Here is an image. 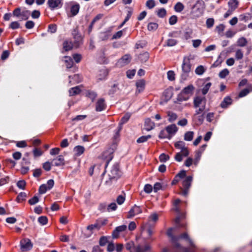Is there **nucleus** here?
<instances>
[{"instance_id": "6e6552de", "label": "nucleus", "mask_w": 252, "mask_h": 252, "mask_svg": "<svg viewBox=\"0 0 252 252\" xmlns=\"http://www.w3.org/2000/svg\"><path fill=\"white\" fill-rule=\"evenodd\" d=\"M106 105L105 100L103 98L99 99L95 104V110L97 112H101L105 109Z\"/></svg>"}, {"instance_id": "f257e3e1", "label": "nucleus", "mask_w": 252, "mask_h": 252, "mask_svg": "<svg viewBox=\"0 0 252 252\" xmlns=\"http://www.w3.org/2000/svg\"><path fill=\"white\" fill-rule=\"evenodd\" d=\"M175 228H169L167 231V235L171 238V241L174 244V248L172 252H194V251L190 249L182 247L178 243H177V238L172 234V231ZM163 252H168L167 250L164 249Z\"/></svg>"}, {"instance_id": "473e14b6", "label": "nucleus", "mask_w": 252, "mask_h": 252, "mask_svg": "<svg viewBox=\"0 0 252 252\" xmlns=\"http://www.w3.org/2000/svg\"><path fill=\"white\" fill-rule=\"evenodd\" d=\"M158 27V25L156 23L151 22L148 25L147 28L149 31H155Z\"/></svg>"}, {"instance_id": "39448f33", "label": "nucleus", "mask_w": 252, "mask_h": 252, "mask_svg": "<svg viewBox=\"0 0 252 252\" xmlns=\"http://www.w3.org/2000/svg\"><path fill=\"white\" fill-rule=\"evenodd\" d=\"M47 4L51 10L59 9L63 6V0H48Z\"/></svg>"}, {"instance_id": "423d86ee", "label": "nucleus", "mask_w": 252, "mask_h": 252, "mask_svg": "<svg viewBox=\"0 0 252 252\" xmlns=\"http://www.w3.org/2000/svg\"><path fill=\"white\" fill-rule=\"evenodd\" d=\"M20 245L23 251L30 250L32 247L31 241L28 239L22 240L20 242Z\"/></svg>"}, {"instance_id": "c756f323", "label": "nucleus", "mask_w": 252, "mask_h": 252, "mask_svg": "<svg viewBox=\"0 0 252 252\" xmlns=\"http://www.w3.org/2000/svg\"><path fill=\"white\" fill-rule=\"evenodd\" d=\"M172 135H169L167 132L166 129L161 130L159 134L158 137L160 139L167 138L170 139L171 138Z\"/></svg>"}, {"instance_id": "412c9836", "label": "nucleus", "mask_w": 252, "mask_h": 252, "mask_svg": "<svg viewBox=\"0 0 252 252\" xmlns=\"http://www.w3.org/2000/svg\"><path fill=\"white\" fill-rule=\"evenodd\" d=\"M80 9V5L75 2L73 4H72L70 7V12L72 16H74L76 15L79 10Z\"/></svg>"}, {"instance_id": "b1692460", "label": "nucleus", "mask_w": 252, "mask_h": 252, "mask_svg": "<svg viewBox=\"0 0 252 252\" xmlns=\"http://www.w3.org/2000/svg\"><path fill=\"white\" fill-rule=\"evenodd\" d=\"M189 98V96L184 94L182 91L177 95V101L175 102H180L184 101H187Z\"/></svg>"}, {"instance_id": "a878e982", "label": "nucleus", "mask_w": 252, "mask_h": 252, "mask_svg": "<svg viewBox=\"0 0 252 252\" xmlns=\"http://www.w3.org/2000/svg\"><path fill=\"white\" fill-rule=\"evenodd\" d=\"M131 117V114L130 113H126L121 119V121L119 123L120 128L119 130H121V126L126 123L129 120V118Z\"/></svg>"}, {"instance_id": "f03ea898", "label": "nucleus", "mask_w": 252, "mask_h": 252, "mask_svg": "<svg viewBox=\"0 0 252 252\" xmlns=\"http://www.w3.org/2000/svg\"><path fill=\"white\" fill-rule=\"evenodd\" d=\"M121 172L119 169L118 163H115L108 173L109 179L105 182V185L110 186L114 182H116L121 177Z\"/></svg>"}, {"instance_id": "5701e85b", "label": "nucleus", "mask_w": 252, "mask_h": 252, "mask_svg": "<svg viewBox=\"0 0 252 252\" xmlns=\"http://www.w3.org/2000/svg\"><path fill=\"white\" fill-rule=\"evenodd\" d=\"M239 1L238 0H229L228 2L229 9L233 11L236 9L238 6Z\"/></svg>"}, {"instance_id": "4d7b16f0", "label": "nucleus", "mask_w": 252, "mask_h": 252, "mask_svg": "<svg viewBox=\"0 0 252 252\" xmlns=\"http://www.w3.org/2000/svg\"><path fill=\"white\" fill-rule=\"evenodd\" d=\"M87 96L93 101L97 96V94L94 92L89 91L87 93Z\"/></svg>"}, {"instance_id": "de8ad7c7", "label": "nucleus", "mask_w": 252, "mask_h": 252, "mask_svg": "<svg viewBox=\"0 0 252 252\" xmlns=\"http://www.w3.org/2000/svg\"><path fill=\"white\" fill-rule=\"evenodd\" d=\"M166 14V10L165 8H162L159 9L157 12V15L159 18H163Z\"/></svg>"}, {"instance_id": "3c124183", "label": "nucleus", "mask_w": 252, "mask_h": 252, "mask_svg": "<svg viewBox=\"0 0 252 252\" xmlns=\"http://www.w3.org/2000/svg\"><path fill=\"white\" fill-rule=\"evenodd\" d=\"M108 243V238L106 236H102L100 237L99 244L100 246H104Z\"/></svg>"}, {"instance_id": "ea45409f", "label": "nucleus", "mask_w": 252, "mask_h": 252, "mask_svg": "<svg viewBox=\"0 0 252 252\" xmlns=\"http://www.w3.org/2000/svg\"><path fill=\"white\" fill-rule=\"evenodd\" d=\"M151 138V135H147L146 136H142L137 139L138 143H141L147 141L149 139Z\"/></svg>"}, {"instance_id": "f704fd0d", "label": "nucleus", "mask_w": 252, "mask_h": 252, "mask_svg": "<svg viewBox=\"0 0 252 252\" xmlns=\"http://www.w3.org/2000/svg\"><path fill=\"white\" fill-rule=\"evenodd\" d=\"M136 246H135L133 242H130L126 244V249L130 252H134Z\"/></svg>"}, {"instance_id": "72a5a7b5", "label": "nucleus", "mask_w": 252, "mask_h": 252, "mask_svg": "<svg viewBox=\"0 0 252 252\" xmlns=\"http://www.w3.org/2000/svg\"><path fill=\"white\" fill-rule=\"evenodd\" d=\"M184 9L183 4L180 2H178L174 6V10L177 12H181Z\"/></svg>"}, {"instance_id": "0eeeda50", "label": "nucleus", "mask_w": 252, "mask_h": 252, "mask_svg": "<svg viewBox=\"0 0 252 252\" xmlns=\"http://www.w3.org/2000/svg\"><path fill=\"white\" fill-rule=\"evenodd\" d=\"M142 212V209L139 206L134 205L128 212L127 218H130L136 215L141 213Z\"/></svg>"}, {"instance_id": "c9c22d12", "label": "nucleus", "mask_w": 252, "mask_h": 252, "mask_svg": "<svg viewBox=\"0 0 252 252\" xmlns=\"http://www.w3.org/2000/svg\"><path fill=\"white\" fill-rule=\"evenodd\" d=\"M247 44V40L246 38L242 37L238 39L237 45L240 47H244Z\"/></svg>"}, {"instance_id": "69168bd1", "label": "nucleus", "mask_w": 252, "mask_h": 252, "mask_svg": "<svg viewBox=\"0 0 252 252\" xmlns=\"http://www.w3.org/2000/svg\"><path fill=\"white\" fill-rule=\"evenodd\" d=\"M115 249V246L113 243L110 242L108 243L107 247V251L108 252H113L114 251Z\"/></svg>"}, {"instance_id": "7c9ffc66", "label": "nucleus", "mask_w": 252, "mask_h": 252, "mask_svg": "<svg viewBox=\"0 0 252 252\" xmlns=\"http://www.w3.org/2000/svg\"><path fill=\"white\" fill-rule=\"evenodd\" d=\"M194 132L193 131H188L185 133L184 140L187 141H190L193 138Z\"/></svg>"}, {"instance_id": "0e129e2a", "label": "nucleus", "mask_w": 252, "mask_h": 252, "mask_svg": "<svg viewBox=\"0 0 252 252\" xmlns=\"http://www.w3.org/2000/svg\"><path fill=\"white\" fill-rule=\"evenodd\" d=\"M26 183L24 180H20L17 183V186L20 189H25Z\"/></svg>"}, {"instance_id": "a211bd4d", "label": "nucleus", "mask_w": 252, "mask_h": 252, "mask_svg": "<svg viewBox=\"0 0 252 252\" xmlns=\"http://www.w3.org/2000/svg\"><path fill=\"white\" fill-rule=\"evenodd\" d=\"M232 100L230 96H226L224 98L223 100L220 103V107L222 108H226L228 105L231 104Z\"/></svg>"}, {"instance_id": "2eb2a0df", "label": "nucleus", "mask_w": 252, "mask_h": 252, "mask_svg": "<svg viewBox=\"0 0 252 252\" xmlns=\"http://www.w3.org/2000/svg\"><path fill=\"white\" fill-rule=\"evenodd\" d=\"M54 165L56 166H59L64 164V159L62 155L58 156L56 158L53 160Z\"/></svg>"}, {"instance_id": "6e6d98bb", "label": "nucleus", "mask_w": 252, "mask_h": 252, "mask_svg": "<svg viewBox=\"0 0 252 252\" xmlns=\"http://www.w3.org/2000/svg\"><path fill=\"white\" fill-rule=\"evenodd\" d=\"M206 26L208 29L211 28L214 24V19L213 18H208L207 19L206 22Z\"/></svg>"}, {"instance_id": "13d9d810", "label": "nucleus", "mask_w": 252, "mask_h": 252, "mask_svg": "<svg viewBox=\"0 0 252 252\" xmlns=\"http://www.w3.org/2000/svg\"><path fill=\"white\" fill-rule=\"evenodd\" d=\"M177 41L175 39H169L166 41V45L168 46H173L177 44Z\"/></svg>"}, {"instance_id": "49530a36", "label": "nucleus", "mask_w": 252, "mask_h": 252, "mask_svg": "<svg viewBox=\"0 0 252 252\" xmlns=\"http://www.w3.org/2000/svg\"><path fill=\"white\" fill-rule=\"evenodd\" d=\"M27 197V194L25 192H20L17 196L16 200L18 202L25 200Z\"/></svg>"}, {"instance_id": "37998d69", "label": "nucleus", "mask_w": 252, "mask_h": 252, "mask_svg": "<svg viewBox=\"0 0 252 252\" xmlns=\"http://www.w3.org/2000/svg\"><path fill=\"white\" fill-rule=\"evenodd\" d=\"M30 14V11L28 10H23L22 11L21 16H22L23 20H26L29 18Z\"/></svg>"}, {"instance_id": "f3484780", "label": "nucleus", "mask_w": 252, "mask_h": 252, "mask_svg": "<svg viewBox=\"0 0 252 252\" xmlns=\"http://www.w3.org/2000/svg\"><path fill=\"white\" fill-rule=\"evenodd\" d=\"M134 252H146L150 250V247L148 245H136Z\"/></svg>"}, {"instance_id": "4be33fe9", "label": "nucleus", "mask_w": 252, "mask_h": 252, "mask_svg": "<svg viewBox=\"0 0 252 252\" xmlns=\"http://www.w3.org/2000/svg\"><path fill=\"white\" fill-rule=\"evenodd\" d=\"M192 181V177L189 176L184 180L183 182V186L184 188L189 189L191 186V184Z\"/></svg>"}, {"instance_id": "393cba45", "label": "nucleus", "mask_w": 252, "mask_h": 252, "mask_svg": "<svg viewBox=\"0 0 252 252\" xmlns=\"http://www.w3.org/2000/svg\"><path fill=\"white\" fill-rule=\"evenodd\" d=\"M63 50L65 51H68L71 50L73 48V44L71 41H68L65 40L63 42Z\"/></svg>"}, {"instance_id": "4468645a", "label": "nucleus", "mask_w": 252, "mask_h": 252, "mask_svg": "<svg viewBox=\"0 0 252 252\" xmlns=\"http://www.w3.org/2000/svg\"><path fill=\"white\" fill-rule=\"evenodd\" d=\"M194 90V86L192 84H190L188 85L187 87L184 88L182 91L183 92L184 94H186L187 95L189 96V97H190V96L193 94Z\"/></svg>"}, {"instance_id": "f8f14e48", "label": "nucleus", "mask_w": 252, "mask_h": 252, "mask_svg": "<svg viewBox=\"0 0 252 252\" xmlns=\"http://www.w3.org/2000/svg\"><path fill=\"white\" fill-rule=\"evenodd\" d=\"M145 81L143 79L138 80L136 83V86L137 87L136 92L140 93L145 89Z\"/></svg>"}, {"instance_id": "864d4df0", "label": "nucleus", "mask_w": 252, "mask_h": 252, "mask_svg": "<svg viewBox=\"0 0 252 252\" xmlns=\"http://www.w3.org/2000/svg\"><path fill=\"white\" fill-rule=\"evenodd\" d=\"M159 159L160 162H164L169 159V156L165 154L162 153L159 156Z\"/></svg>"}, {"instance_id": "e433bc0d", "label": "nucleus", "mask_w": 252, "mask_h": 252, "mask_svg": "<svg viewBox=\"0 0 252 252\" xmlns=\"http://www.w3.org/2000/svg\"><path fill=\"white\" fill-rule=\"evenodd\" d=\"M168 116L169 117L168 120L169 122H171V123L175 121L177 118V114L175 113L171 112H169L168 113Z\"/></svg>"}, {"instance_id": "bb28decb", "label": "nucleus", "mask_w": 252, "mask_h": 252, "mask_svg": "<svg viewBox=\"0 0 252 252\" xmlns=\"http://www.w3.org/2000/svg\"><path fill=\"white\" fill-rule=\"evenodd\" d=\"M85 151V148L82 146H76L74 148L73 151L75 153V155L79 156L82 155Z\"/></svg>"}, {"instance_id": "bf43d9fd", "label": "nucleus", "mask_w": 252, "mask_h": 252, "mask_svg": "<svg viewBox=\"0 0 252 252\" xmlns=\"http://www.w3.org/2000/svg\"><path fill=\"white\" fill-rule=\"evenodd\" d=\"M167 78L170 81H174L175 80V73L172 70L168 71L167 73Z\"/></svg>"}, {"instance_id": "9d476101", "label": "nucleus", "mask_w": 252, "mask_h": 252, "mask_svg": "<svg viewBox=\"0 0 252 252\" xmlns=\"http://www.w3.org/2000/svg\"><path fill=\"white\" fill-rule=\"evenodd\" d=\"M202 103H203V105H205L206 98L205 97L197 96L194 97L193 100V105L195 108L199 107Z\"/></svg>"}, {"instance_id": "a18cd8bd", "label": "nucleus", "mask_w": 252, "mask_h": 252, "mask_svg": "<svg viewBox=\"0 0 252 252\" xmlns=\"http://www.w3.org/2000/svg\"><path fill=\"white\" fill-rule=\"evenodd\" d=\"M212 85L210 82L206 83L202 89V93L203 95H205L208 92L209 89Z\"/></svg>"}, {"instance_id": "c85d7f7f", "label": "nucleus", "mask_w": 252, "mask_h": 252, "mask_svg": "<svg viewBox=\"0 0 252 252\" xmlns=\"http://www.w3.org/2000/svg\"><path fill=\"white\" fill-rule=\"evenodd\" d=\"M81 92V90L79 86L71 88L69 90V95L73 96L79 94Z\"/></svg>"}, {"instance_id": "603ef678", "label": "nucleus", "mask_w": 252, "mask_h": 252, "mask_svg": "<svg viewBox=\"0 0 252 252\" xmlns=\"http://www.w3.org/2000/svg\"><path fill=\"white\" fill-rule=\"evenodd\" d=\"M205 71L204 67L202 65L197 66L195 70V73L198 75H202Z\"/></svg>"}, {"instance_id": "6ab92c4d", "label": "nucleus", "mask_w": 252, "mask_h": 252, "mask_svg": "<svg viewBox=\"0 0 252 252\" xmlns=\"http://www.w3.org/2000/svg\"><path fill=\"white\" fill-rule=\"evenodd\" d=\"M177 241L180 239H185L187 241H188L189 242V243L190 245L194 248L195 247V245L193 243V242L192 241V240L189 238V237L188 236V234L187 233H184L178 236H177Z\"/></svg>"}, {"instance_id": "7ed1b4c3", "label": "nucleus", "mask_w": 252, "mask_h": 252, "mask_svg": "<svg viewBox=\"0 0 252 252\" xmlns=\"http://www.w3.org/2000/svg\"><path fill=\"white\" fill-rule=\"evenodd\" d=\"M205 8V4L202 0H197L191 7L190 15L192 18L195 19L201 16Z\"/></svg>"}, {"instance_id": "a19ab883", "label": "nucleus", "mask_w": 252, "mask_h": 252, "mask_svg": "<svg viewBox=\"0 0 252 252\" xmlns=\"http://www.w3.org/2000/svg\"><path fill=\"white\" fill-rule=\"evenodd\" d=\"M38 221L41 225H44L48 222V218L46 216H40L38 219Z\"/></svg>"}, {"instance_id": "20e7f679", "label": "nucleus", "mask_w": 252, "mask_h": 252, "mask_svg": "<svg viewBox=\"0 0 252 252\" xmlns=\"http://www.w3.org/2000/svg\"><path fill=\"white\" fill-rule=\"evenodd\" d=\"M191 65L189 57H185L182 64V72L180 76V81L183 82L188 79L191 71Z\"/></svg>"}, {"instance_id": "774afa93", "label": "nucleus", "mask_w": 252, "mask_h": 252, "mask_svg": "<svg viewBox=\"0 0 252 252\" xmlns=\"http://www.w3.org/2000/svg\"><path fill=\"white\" fill-rule=\"evenodd\" d=\"M250 93V90L248 89H245L242 90L239 94V97H243L246 96Z\"/></svg>"}, {"instance_id": "4c0bfd02", "label": "nucleus", "mask_w": 252, "mask_h": 252, "mask_svg": "<svg viewBox=\"0 0 252 252\" xmlns=\"http://www.w3.org/2000/svg\"><path fill=\"white\" fill-rule=\"evenodd\" d=\"M185 144H186L184 141H179L176 142L174 144V146L176 148L181 150L186 147L185 146Z\"/></svg>"}, {"instance_id": "79ce46f5", "label": "nucleus", "mask_w": 252, "mask_h": 252, "mask_svg": "<svg viewBox=\"0 0 252 252\" xmlns=\"http://www.w3.org/2000/svg\"><path fill=\"white\" fill-rule=\"evenodd\" d=\"M229 73L228 69L225 68L220 71L219 73V76L220 78L223 79L226 77Z\"/></svg>"}, {"instance_id": "052dcab7", "label": "nucleus", "mask_w": 252, "mask_h": 252, "mask_svg": "<svg viewBox=\"0 0 252 252\" xmlns=\"http://www.w3.org/2000/svg\"><path fill=\"white\" fill-rule=\"evenodd\" d=\"M178 18L176 15L171 16L169 19V23L170 25H175L177 22Z\"/></svg>"}, {"instance_id": "2f4dec72", "label": "nucleus", "mask_w": 252, "mask_h": 252, "mask_svg": "<svg viewBox=\"0 0 252 252\" xmlns=\"http://www.w3.org/2000/svg\"><path fill=\"white\" fill-rule=\"evenodd\" d=\"M64 58L65 59V63H66V67L67 68H71L73 64L72 59L71 57L68 56H65Z\"/></svg>"}, {"instance_id": "c03bdc74", "label": "nucleus", "mask_w": 252, "mask_h": 252, "mask_svg": "<svg viewBox=\"0 0 252 252\" xmlns=\"http://www.w3.org/2000/svg\"><path fill=\"white\" fill-rule=\"evenodd\" d=\"M48 190H49V189H48L47 185L42 184L39 187L38 192L39 194H42L45 193Z\"/></svg>"}, {"instance_id": "aec40b11", "label": "nucleus", "mask_w": 252, "mask_h": 252, "mask_svg": "<svg viewBox=\"0 0 252 252\" xmlns=\"http://www.w3.org/2000/svg\"><path fill=\"white\" fill-rule=\"evenodd\" d=\"M155 123L152 122L150 118H147L145 121V126H146V129L147 131H149L153 129L155 127Z\"/></svg>"}, {"instance_id": "1a4fd4ad", "label": "nucleus", "mask_w": 252, "mask_h": 252, "mask_svg": "<svg viewBox=\"0 0 252 252\" xmlns=\"http://www.w3.org/2000/svg\"><path fill=\"white\" fill-rule=\"evenodd\" d=\"M127 228L126 225H122L116 227L112 233V236L113 238H117L118 237L120 232L125 231Z\"/></svg>"}, {"instance_id": "dca6fc26", "label": "nucleus", "mask_w": 252, "mask_h": 252, "mask_svg": "<svg viewBox=\"0 0 252 252\" xmlns=\"http://www.w3.org/2000/svg\"><path fill=\"white\" fill-rule=\"evenodd\" d=\"M165 128L169 135L175 134L178 131V127L175 124H172L168 126Z\"/></svg>"}, {"instance_id": "ddd939ff", "label": "nucleus", "mask_w": 252, "mask_h": 252, "mask_svg": "<svg viewBox=\"0 0 252 252\" xmlns=\"http://www.w3.org/2000/svg\"><path fill=\"white\" fill-rule=\"evenodd\" d=\"M131 57L129 54H126L123 56L119 61L118 63H121V65H125L130 63Z\"/></svg>"}, {"instance_id": "338daca9", "label": "nucleus", "mask_w": 252, "mask_h": 252, "mask_svg": "<svg viewBox=\"0 0 252 252\" xmlns=\"http://www.w3.org/2000/svg\"><path fill=\"white\" fill-rule=\"evenodd\" d=\"M21 9L20 7H17L13 11V15L16 17H19L21 16Z\"/></svg>"}, {"instance_id": "8fccbe9b", "label": "nucleus", "mask_w": 252, "mask_h": 252, "mask_svg": "<svg viewBox=\"0 0 252 252\" xmlns=\"http://www.w3.org/2000/svg\"><path fill=\"white\" fill-rule=\"evenodd\" d=\"M117 208V204L115 202L110 203L107 207V211L111 212L115 211Z\"/></svg>"}, {"instance_id": "09e8293b", "label": "nucleus", "mask_w": 252, "mask_h": 252, "mask_svg": "<svg viewBox=\"0 0 252 252\" xmlns=\"http://www.w3.org/2000/svg\"><path fill=\"white\" fill-rule=\"evenodd\" d=\"M39 197L36 195L29 200L28 202L31 205H33L39 202Z\"/></svg>"}, {"instance_id": "58836bf2", "label": "nucleus", "mask_w": 252, "mask_h": 252, "mask_svg": "<svg viewBox=\"0 0 252 252\" xmlns=\"http://www.w3.org/2000/svg\"><path fill=\"white\" fill-rule=\"evenodd\" d=\"M101 227V225L97 223H95L94 224H91L87 226V229L88 230L91 231L92 232V231L95 229L99 230Z\"/></svg>"}, {"instance_id": "9b49d317", "label": "nucleus", "mask_w": 252, "mask_h": 252, "mask_svg": "<svg viewBox=\"0 0 252 252\" xmlns=\"http://www.w3.org/2000/svg\"><path fill=\"white\" fill-rule=\"evenodd\" d=\"M72 34L73 36V38L75 39V41L79 44V42L81 41L82 39V37L81 34L79 32L78 28L77 27L73 29L72 32Z\"/></svg>"}, {"instance_id": "cd10ccee", "label": "nucleus", "mask_w": 252, "mask_h": 252, "mask_svg": "<svg viewBox=\"0 0 252 252\" xmlns=\"http://www.w3.org/2000/svg\"><path fill=\"white\" fill-rule=\"evenodd\" d=\"M149 58V54L148 52H145L139 54L138 56L139 60L142 63H145L148 60Z\"/></svg>"}, {"instance_id": "e2e57ef3", "label": "nucleus", "mask_w": 252, "mask_h": 252, "mask_svg": "<svg viewBox=\"0 0 252 252\" xmlns=\"http://www.w3.org/2000/svg\"><path fill=\"white\" fill-rule=\"evenodd\" d=\"M146 6L149 8L152 9L155 6V2L154 0H148L146 3Z\"/></svg>"}, {"instance_id": "5fc2aeb1", "label": "nucleus", "mask_w": 252, "mask_h": 252, "mask_svg": "<svg viewBox=\"0 0 252 252\" xmlns=\"http://www.w3.org/2000/svg\"><path fill=\"white\" fill-rule=\"evenodd\" d=\"M57 26L56 24H50L48 26V32L52 33H55L57 32Z\"/></svg>"}, {"instance_id": "680f3d73", "label": "nucleus", "mask_w": 252, "mask_h": 252, "mask_svg": "<svg viewBox=\"0 0 252 252\" xmlns=\"http://www.w3.org/2000/svg\"><path fill=\"white\" fill-rule=\"evenodd\" d=\"M235 58L237 60H241L243 58V53L241 49H238L235 53Z\"/></svg>"}]
</instances>
